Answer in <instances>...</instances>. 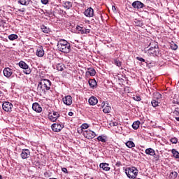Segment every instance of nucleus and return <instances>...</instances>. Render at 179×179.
Returning <instances> with one entry per match:
<instances>
[{"label":"nucleus","instance_id":"7","mask_svg":"<svg viewBox=\"0 0 179 179\" xmlns=\"http://www.w3.org/2000/svg\"><path fill=\"white\" fill-rule=\"evenodd\" d=\"M2 108L6 113H10L12 111V108H13V104L8 101H5L2 104Z\"/></svg>","mask_w":179,"mask_h":179},{"label":"nucleus","instance_id":"32","mask_svg":"<svg viewBox=\"0 0 179 179\" xmlns=\"http://www.w3.org/2000/svg\"><path fill=\"white\" fill-rule=\"evenodd\" d=\"M178 176V173L176 171L171 172L170 174L171 179H176Z\"/></svg>","mask_w":179,"mask_h":179},{"label":"nucleus","instance_id":"23","mask_svg":"<svg viewBox=\"0 0 179 179\" xmlns=\"http://www.w3.org/2000/svg\"><path fill=\"white\" fill-rule=\"evenodd\" d=\"M63 6L65 9H71L72 8V2L71 1H64Z\"/></svg>","mask_w":179,"mask_h":179},{"label":"nucleus","instance_id":"48","mask_svg":"<svg viewBox=\"0 0 179 179\" xmlns=\"http://www.w3.org/2000/svg\"><path fill=\"white\" fill-rule=\"evenodd\" d=\"M69 115L70 117H72V115H73V112H69Z\"/></svg>","mask_w":179,"mask_h":179},{"label":"nucleus","instance_id":"27","mask_svg":"<svg viewBox=\"0 0 179 179\" xmlns=\"http://www.w3.org/2000/svg\"><path fill=\"white\" fill-rule=\"evenodd\" d=\"M18 3H20V5H24L25 6H27V5L30 3V0H18Z\"/></svg>","mask_w":179,"mask_h":179},{"label":"nucleus","instance_id":"26","mask_svg":"<svg viewBox=\"0 0 179 179\" xmlns=\"http://www.w3.org/2000/svg\"><path fill=\"white\" fill-rule=\"evenodd\" d=\"M78 29L80 31H81V33L83 34H87V33H90V29H86L80 27H79V28H78Z\"/></svg>","mask_w":179,"mask_h":179},{"label":"nucleus","instance_id":"8","mask_svg":"<svg viewBox=\"0 0 179 179\" xmlns=\"http://www.w3.org/2000/svg\"><path fill=\"white\" fill-rule=\"evenodd\" d=\"M83 135L85 138H87V139H93V138L96 136V133L92 130L87 129L83 132Z\"/></svg>","mask_w":179,"mask_h":179},{"label":"nucleus","instance_id":"22","mask_svg":"<svg viewBox=\"0 0 179 179\" xmlns=\"http://www.w3.org/2000/svg\"><path fill=\"white\" fill-rule=\"evenodd\" d=\"M96 139L97 141H99V142H103V143H106V142H107V136L104 135L98 136Z\"/></svg>","mask_w":179,"mask_h":179},{"label":"nucleus","instance_id":"58","mask_svg":"<svg viewBox=\"0 0 179 179\" xmlns=\"http://www.w3.org/2000/svg\"><path fill=\"white\" fill-rule=\"evenodd\" d=\"M0 64H1V59H0Z\"/></svg>","mask_w":179,"mask_h":179},{"label":"nucleus","instance_id":"29","mask_svg":"<svg viewBox=\"0 0 179 179\" xmlns=\"http://www.w3.org/2000/svg\"><path fill=\"white\" fill-rule=\"evenodd\" d=\"M126 146H127V148H129L131 149V148H135V143H133V141H129L126 143Z\"/></svg>","mask_w":179,"mask_h":179},{"label":"nucleus","instance_id":"56","mask_svg":"<svg viewBox=\"0 0 179 179\" xmlns=\"http://www.w3.org/2000/svg\"><path fill=\"white\" fill-rule=\"evenodd\" d=\"M0 179H2V176L1 175H0Z\"/></svg>","mask_w":179,"mask_h":179},{"label":"nucleus","instance_id":"31","mask_svg":"<svg viewBox=\"0 0 179 179\" xmlns=\"http://www.w3.org/2000/svg\"><path fill=\"white\" fill-rule=\"evenodd\" d=\"M57 71H59L60 72H62L64 71V64L62 63H59L57 64Z\"/></svg>","mask_w":179,"mask_h":179},{"label":"nucleus","instance_id":"49","mask_svg":"<svg viewBox=\"0 0 179 179\" xmlns=\"http://www.w3.org/2000/svg\"><path fill=\"white\" fill-rule=\"evenodd\" d=\"M117 125H118V123H117V122H113V126H114V127H117Z\"/></svg>","mask_w":179,"mask_h":179},{"label":"nucleus","instance_id":"11","mask_svg":"<svg viewBox=\"0 0 179 179\" xmlns=\"http://www.w3.org/2000/svg\"><path fill=\"white\" fill-rule=\"evenodd\" d=\"M3 76L6 78H8V79H9V78H12V75H13V70L9 67H6L3 69Z\"/></svg>","mask_w":179,"mask_h":179},{"label":"nucleus","instance_id":"20","mask_svg":"<svg viewBox=\"0 0 179 179\" xmlns=\"http://www.w3.org/2000/svg\"><path fill=\"white\" fill-rule=\"evenodd\" d=\"M36 55L37 57H39V58L44 57V49H43V46L38 48L36 50Z\"/></svg>","mask_w":179,"mask_h":179},{"label":"nucleus","instance_id":"44","mask_svg":"<svg viewBox=\"0 0 179 179\" xmlns=\"http://www.w3.org/2000/svg\"><path fill=\"white\" fill-rule=\"evenodd\" d=\"M173 103L174 104H179V99L173 98Z\"/></svg>","mask_w":179,"mask_h":179},{"label":"nucleus","instance_id":"51","mask_svg":"<svg viewBox=\"0 0 179 179\" xmlns=\"http://www.w3.org/2000/svg\"><path fill=\"white\" fill-rule=\"evenodd\" d=\"M112 9H113V10H115V6H112Z\"/></svg>","mask_w":179,"mask_h":179},{"label":"nucleus","instance_id":"55","mask_svg":"<svg viewBox=\"0 0 179 179\" xmlns=\"http://www.w3.org/2000/svg\"><path fill=\"white\" fill-rule=\"evenodd\" d=\"M20 12H24V10H20Z\"/></svg>","mask_w":179,"mask_h":179},{"label":"nucleus","instance_id":"12","mask_svg":"<svg viewBox=\"0 0 179 179\" xmlns=\"http://www.w3.org/2000/svg\"><path fill=\"white\" fill-rule=\"evenodd\" d=\"M62 128H64V124H62L54 123L52 124V129L54 132H60Z\"/></svg>","mask_w":179,"mask_h":179},{"label":"nucleus","instance_id":"14","mask_svg":"<svg viewBox=\"0 0 179 179\" xmlns=\"http://www.w3.org/2000/svg\"><path fill=\"white\" fill-rule=\"evenodd\" d=\"M22 159H29L30 157V150L28 149H23L20 154Z\"/></svg>","mask_w":179,"mask_h":179},{"label":"nucleus","instance_id":"50","mask_svg":"<svg viewBox=\"0 0 179 179\" xmlns=\"http://www.w3.org/2000/svg\"><path fill=\"white\" fill-rule=\"evenodd\" d=\"M148 47H150H150H155V43H153V45H150V43Z\"/></svg>","mask_w":179,"mask_h":179},{"label":"nucleus","instance_id":"5","mask_svg":"<svg viewBox=\"0 0 179 179\" xmlns=\"http://www.w3.org/2000/svg\"><path fill=\"white\" fill-rule=\"evenodd\" d=\"M19 66L20 68H22V69H24L23 72L25 75H30L31 73V69L29 68V65H27L26 62L20 61L19 62Z\"/></svg>","mask_w":179,"mask_h":179},{"label":"nucleus","instance_id":"2","mask_svg":"<svg viewBox=\"0 0 179 179\" xmlns=\"http://www.w3.org/2000/svg\"><path fill=\"white\" fill-rule=\"evenodd\" d=\"M57 48L61 52L68 54L71 52V43L66 40L62 39L57 43Z\"/></svg>","mask_w":179,"mask_h":179},{"label":"nucleus","instance_id":"52","mask_svg":"<svg viewBox=\"0 0 179 179\" xmlns=\"http://www.w3.org/2000/svg\"><path fill=\"white\" fill-rule=\"evenodd\" d=\"M51 5H54V6H58L57 4H54V3H51Z\"/></svg>","mask_w":179,"mask_h":179},{"label":"nucleus","instance_id":"25","mask_svg":"<svg viewBox=\"0 0 179 179\" xmlns=\"http://www.w3.org/2000/svg\"><path fill=\"white\" fill-rule=\"evenodd\" d=\"M171 153L175 159H179V152L176 149L171 150Z\"/></svg>","mask_w":179,"mask_h":179},{"label":"nucleus","instance_id":"3","mask_svg":"<svg viewBox=\"0 0 179 179\" xmlns=\"http://www.w3.org/2000/svg\"><path fill=\"white\" fill-rule=\"evenodd\" d=\"M125 173L128 178L130 179H135L138 176V173H139V171L135 167H129L125 169Z\"/></svg>","mask_w":179,"mask_h":179},{"label":"nucleus","instance_id":"19","mask_svg":"<svg viewBox=\"0 0 179 179\" xmlns=\"http://www.w3.org/2000/svg\"><path fill=\"white\" fill-rule=\"evenodd\" d=\"M88 102L90 103V106H96V104L99 103V100L96 96H91L88 100Z\"/></svg>","mask_w":179,"mask_h":179},{"label":"nucleus","instance_id":"43","mask_svg":"<svg viewBox=\"0 0 179 179\" xmlns=\"http://www.w3.org/2000/svg\"><path fill=\"white\" fill-rule=\"evenodd\" d=\"M41 2L43 5H48L49 0H41Z\"/></svg>","mask_w":179,"mask_h":179},{"label":"nucleus","instance_id":"59","mask_svg":"<svg viewBox=\"0 0 179 179\" xmlns=\"http://www.w3.org/2000/svg\"><path fill=\"white\" fill-rule=\"evenodd\" d=\"M0 12H1V8H0Z\"/></svg>","mask_w":179,"mask_h":179},{"label":"nucleus","instance_id":"1","mask_svg":"<svg viewBox=\"0 0 179 179\" xmlns=\"http://www.w3.org/2000/svg\"><path fill=\"white\" fill-rule=\"evenodd\" d=\"M51 89V81L48 79H42L38 84L37 92L40 94H45Z\"/></svg>","mask_w":179,"mask_h":179},{"label":"nucleus","instance_id":"46","mask_svg":"<svg viewBox=\"0 0 179 179\" xmlns=\"http://www.w3.org/2000/svg\"><path fill=\"white\" fill-rule=\"evenodd\" d=\"M62 171H63V173H65V174H68V169H66V168H62Z\"/></svg>","mask_w":179,"mask_h":179},{"label":"nucleus","instance_id":"53","mask_svg":"<svg viewBox=\"0 0 179 179\" xmlns=\"http://www.w3.org/2000/svg\"><path fill=\"white\" fill-rule=\"evenodd\" d=\"M176 121H178L179 122V117H175Z\"/></svg>","mask_w":179,"mask_h":179},{"label":"nucleus","instance_id":"45","mask_svg":"<svg viewBox=\"0 0 179 179\" xmlns=\"http://www.w3.org/2000/svg\"><path fill=\"white\" fill-rule=\"evenodd\" d=\"M136 59H137L138 61H140L141 62H145V59H143V58H142V57H136Z\"/></svg>","mask_w":179,"mask_h":179},{"label":"nucleus","instance_id":"57","mask_svg":"<svg viewBox=\"0 0 179 179\" xmlns=\"http://www.w3.org/2000/svg\"><path fill=\"white\" fill-rule=\"evenodd\" d=\"M0 22H1V20L0 19Z\"/></svg>","mask_w":179,"mask_h":179},{"label":"nucleus","instance_id":"4","mask_svg":"<svg viewBox=\"0 0 179 179\" xmlns=\"http://www.w3.org/2000/svg\"><path fill=\"white\" fill-rule=\"evenodd\" d=\"M153 44H155L154 47H150L148 49V54L150 55L157 56L159 55V45L156 42H151L150 45H153Z\"/></svg>","mask_w":179,"mask_h":179},{"label":"nucleus","instance_id":"13","mask_svg":"<svg viewBox=\"0 0 179 179\" xmlns=\"http://www.w3.org/2000/svg\"><path fill=\"white\" fill-rule=\"evenodd\" d=\"M84 15L85 16H86L87 17H93V16H94V10H93V8H88L87 10H85V11L84 12Z\"/></svg>","mask_w":179,"mask_h":179},{"label":"nucleus","instance_id":"15","mask_svg":"<svg viewBox=\"0 0 179 179\" xmlns=\"http://www.w3.org/2000/svg\"><path fill=\"white\" fill-rule=\"evenodd\" d=\"M32 110L36 113H41L43 111V108H41V106H40L38 103L35 102L32 104Z\"/></svg>","mask_w":179,"mask_h":179},{"label":"nucleus","instance_id":"6","mask_svg":"<svg viewBox=\"0 0 179 179\" xmlns=\"http://www.w3.org/2000/svg\"><path fill=\"white\" fill-rule=\"evenodd\" d=\"M145 155L148 156H152L155 160H159L160 159V155L156 154V151L153 150V148H147L145 150Z\"/></svg>","mask_w":179,"mask_h":179},{"label":"nucleus","instance_id":"41","mask_svg":"<svg viewBox=\"0 0 179 179\" xmlns=\"http://www.w3.org/2000/svg\"><path fill=\"white\" fill-rule=\"evenodd\" d=\"M155 97L157 98V99H162V95H161L160 93L157 92V93L155 94Z\"/></svg>","mask_w":179,"mask_h":179},{"label":"nucleus","instance_id":"10","mask_svg":"<svg viewBox=\"0 0 179 179\" xmlns=\"http://www.w3.org/2000/svg\"><path fill=\"white\" fill-rule=\"evenodd\" d=\"M48 117L50 121H52V122H55V121H57L59 117V113L58 112L53 111L52 113H49Z\"/></svg>","mask_w":179,"mask_h":179},{"label":"nucleus","instance_id":"47","mask_svg":"<svg viewBox=\"0 0 179 179\" xmlns=\"http://www.w3.org/2000/svg\"><path fill=\"white\" fill-rule=\"evenodd\" d=\"M116 166H117L118 167H120V166H121V162H117L116 163Z\"/></svg>","mask_w":179,"mask_h":179},{"label":"nucleus","instance_id":"38","mask_svg":"<svg viewBox=\"0 0 179 179\" xmlns=\"http://www.w3.org/2000/svg\"><path fill=\"white\" fill-rule=\"evenodd\" d=\"M136 26H138V27H142V26H143V22L141 20H136Z\"/></svg>","mask_w":179,"mask_h":179},{"label":"nucleus","instance_id":"21","mask_svg":"<svg viewBox=\"0 0 179 179\" xmlns=\"http://www.w3.org/2000/svg\"><path fill=\"white\" fill-rule=\"evenodd\" d=\"M88 83L91 87V89H94L97 86V82L94 79H90L88 80Z\"/></svg>","mask_w":179,"mask_h":179},{"label":"nucleus","instance_id":"40","mask_svg":"<svg viewBox=\"0 0 179 179\" xmlns=\"http://www.w3.org/2000/svg\"><path fill=\"white\" fill-rule=\"evenodd\" d=\"M134 100L136 101H141V99L140 96L136 95L135 96L133 97Z\"/></svg>","mask_w":179,"mask_h":179},{"label":"nucleus","instance_id":"42","mask_svg":"<svg viewBox=\"0 0 179 179\" xmlns=\"http://www.w3.org/2000/svg\"><path fill=\"white\" fill-rule=\"evenodd\" d=\"M173 114H175V115H179V108H175V110H173Z\"/></svg>","mask_w":179,"mask_h":179},{"label":"nucleus","instance_id":"37","mask_svg":"<svg viewBox=\"0 0 179 179\" xmlns=\"http://www.w3.org/2000/svg\"><path fill=\"white\" fill-rule=\"evenodd\" d=\"M87 73H89L90 76H94V75H96V70L92 69L90 71H88Z\"/></svg>","mask_w":179,"mask_h":179},{"label":"nucleus","instance_id":"54","mask_svg":"<svg viewBox=\"0 0 179 179\" xmlns=\"http://www.w3.org/2000/svg\"><path fill=\"white\" fill-rule=\"evenodd\" d=\"M1 94H3V92H2V91H0V96H1Z\"/></svg>","mask_w":179,"mask_h":179},{"label":"nucleus","instance_id":"35","mask_svg":"<svg viewBox=\"0 0 179 179\" xmlns=\"http://www.w3.org/2000/svg\"><path fill=\"white\" fill-rule=\"evenodd\" d=\"M170 142H171V143H173V145H177V143H178V138L176 137L171 138L170 139Z\"/></svg>","mask_w":179,"mask_h":179},{"label":"nucleus","instance_id":"34","mask_svg":"<svg viewBox=\"0 0 179 179\" xmlns=\"http://www.w3.org/2000/svg\"><path fill=\"white\" fill-rule=\"evenodd\" d=\"M8 38L11 41H13V40H16L17 38V35H16V34H10V36H8Z\"/></svg>","mask_w":179,"mask_h":179},{"label":"nucleus","instance_id":"36","mask_svg":"<svg viewBox=\"0 0 179 179\" xmlns=\"http://www.w3.org/2000/svg\"><path fill=\"white\" fill-rule=\"evenodd\" d=\"M171 50H173L174 51H176V50H177L178 48V45H177V44L174 43V42H172L171 43Z\"/></svg>","mask_w":179,"mask_h":179},{"label":"nucleus","instance_id":"33","mask_svg":"<svg viewBox=\"0 0 179 179\" xmlns=\"http://www.w3.org/2000/svg\"><path fill=\"white\" fill-rule=\"evenodd\" d=\"M151 104H152V107H157L159 106V103L157 100L153 99L151 101Z\"/></svg>","mask_w":179,"mask_h":179},{"label":"nucleus","instance_id":"9","mask_svg":"<svg viewBox=\"0 0 179 179\" xmlns=\"http://www.w3.org/2000/svg\"><path fill=\"white\" fill-rule=\"evenodd\" d=\"M101 106L105 114H108V113L111 112V106L108 104V102H102Z\"/></svg>","mask_w":179,"mask_h":179},{"label":"nucleus","instance_id":"28","mask_svg":"<svg viewBox=\"0 0 179 179\" xmlns=\"http://www.w3.org/2000/svg\"><path fill=\"white\" fill-rule=\"evenodd\" d=\"M139 125H141V122L136 121L132 124V128L133 129H138L139 128Z\"/></svg>","mask_w":179,"mask_h":179},{"label":"nucleus","instance_id":"24","mask_svg":"<svg viewBox=\"0 0 179 179\" xmlns=\"http://www.w3.org/2000/svg\"><path fill=\"white\" fill-rule=\"evenodd\" d=\"M41 30H42L43 33H45V34H48L50 31V28L47 27L45 25H41Z\"/></svg>","mask_w":179,"mask_h":179},{"label":"nucleus","instance_id":"18","mask_svg":"<svg viewBox=\"0 0 179 179\" xmlns=\"http://www.w3.org/2000/svg\"><path fill=\"white\" fill-rule=\"evenodd\" d=\"M99 167L104 171H110V170L111 169V168H110V164L107 163H101L99 164Z\"/></svg>","mask_w":179,"mask_h":179},{"label":"nucleus","instance_id":"17","mask_svg":"<svg viewBox=\"0 0 179 179\" xmlns=\"http://www.w3.org/2000/svg\"><path fill=\"white\" fill-rule=\"evenodd\" d=\"M132 6L135 9H142V8H143V6H145V4H143V3H142L139 1H134L132 3Z\"/></svg>","mask_w":179,"mask_h":179},{"label":"nucleus","instance_id":"30","mask_svg":"<svg viewBox=\"0 0 179 179\" xmlns=\"http://www.w3.org/2000/svg\"><path fill=\"white\" fill-rule=\"evenodd\" d=\"M114 64L116 65V66H118V68H120V66L122 65V62L120 61L118 59H115L113 60Z\"/></svg>","mask_w":179,"mask_h":179},{"label":"nucleus","instance_id":"16","mask_svg":"<svg viewBox=\"0 0 179 179\" xmlns=\"http://www.w3.org/2000/svg\"><path fill=\"white\" fill-rule=\"evenodd\" d=\"M64 104L66 106H71L72 104V96L71 95H67L62 99Z\"/></svg>","mask_w":179,"mask_h":179},{"label":"nucleus","instance_id":"39","mask_svg":"<svg viewBox=\"0 0 179 179\" xmlns=\"http://www.w3.org/2000/svg\"><path fill=\"white\" fill-rule=\"evenodd\" d=\"M82 129H87L89 128V124L84 123L81 125Z\"/></svg>","mask_w":179,"mask_h":179}]
</instances>
